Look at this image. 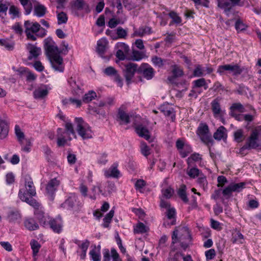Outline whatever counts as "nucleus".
<instances>
[{"instance_id": "0eeeda50", "label": "nucleus", "mask_w": 261, "mask_h": 261, "mask_svg": "<svg viewBox=\"0 0 261 261\" xmlns=\"http://www.w3.org/2000/svg\"><path fill=\"white\" fill-rule=\"evenodd\" d=\"M138 65L135 63H129L125 65L123 72L127 85L131 83L135 72H138Z\"/></svg>"}, {"instance_id": "4c0bfd02", "label": "nucleus", "mask_w": 261, "mask_h": 261, "mask_svg": "<svg viewBox=\"0 0 261 261\" xmlns=\"http://www.w3.org/2000/svg\"><path fill=\"white\" fill-rule=\"evenodd\" d=\"M57 13L58 23L59 24L66 23L68 20L67 14L64 12H58L57 11Z\"/></svg>"}, {"instance_id": "c03bdc74", "label": "nucleus", "mask_w": 261, "mask_h": 261, "mask_svg": "<svg viewBox=\"0 0 261 261\" xmlns=\"http://www.w3.org/2000/svg\"><path fill=\"white\" fill-rule=\"evenodd\" d=\"M200 170L195 167L191 168L190 169H187V174L192 178H194L198 176L199 174Z\"/></svg>"}, {"instance_id": "393cba45", "label": "nucleus", "mask_w": 261, "mask_h": 261, "mask_svg": "<svg viewBox=\"0 0 261 261\" xmlns=\"http://www.w3.org/2000/svg\"><path fill=\"white\" fill-rule=\"evenodd\" d=\"M117 116L125 124H128L130 122L129 115L124 111L123 106L119 109Z\"/></svg>"}, {"instance_id": "e433bc0d", "label": "nucleus", "mask_w": 261, "mask_h": 261, "mask_svg": "<svg viewBox=\"0 0 261 261\" xmlns=\"http://www.w3.org/2000/svg\"><path fill=\"white\" fill-rule=\"evenodd\" d=\"M202 159L199 153H194L191 155V156L187 159V164L189 166L193 165L194 162H197L201 160Z\"/></svg>"}, {"instance_id": "c756f323", "label": "nucleus", "mask_w": 261, "mask_h": 261, "mask_svg": "<svg viewBox=\"0 0 261 261\" xmlns=\"http://www.w3.org/2000/svg\"><path fill=\"white\" fill-rule=\"evenodd\" d=\"M186 186L184 185H181L177 191L178 196L185 203H188L189 199L186 194Z\"/></svg>"}, {"instance_id": "6e6552de", "label": "nucleus", "mask_w": 261, "mask_h": 261, "mask_svg": "<svg viewBox=\"0 0 261 261\" xmlns=\"http://www.w3.org/2000/svg\"><path fill=\"white\" fill-rule=\"evenodd\" d=\"M245 185L244 182L232 183L222 191V194L226 199H228L231 196L233 192H239L241 191L244 188Z\"/></svg>"}, {"instance_id": "1a4fd4ad", "label": "nucleus", "mask_w": 261, "mask_h": 261, "mask_svg": "<svg viewBox=\"0 0 261 261\" xmlns=\"http://www.w3.org/2000/svg\"><path fill=\"white\" fill-rule=\"evenodd\" d=\"M138 72L142 74L146 79L149 80L153 78L154 75V70L149 64L147 63L142 64L138 69Z\"/></svg>"}, {"instance_id": "c85d7f7f", "label": "nucleus", "mask_w": 261, "mask_h": 261, "mask_svg": "<svg viewBox=\"0 0 261 261\" xmlns=\"http://www.w3.org/2000/svg\"><path fill=\"white\" fill-rule=\"evenodd\" d=\"M18 71L21 74H25L27 75V80L29 81H34L36 76L35 75V74L29 71L27 68L21 67L18 70Z\"/></svg>"}, {"instance_id": "c9c22d12", "label": "nucleus", "mask_w": 261, "mask_h": 261, "mask_svg": "<svg viewBox=\"0 0 261 261\" xmlns=\"http://www.w3.org/2000/svg\"><path fill=\"white\" fill-rule=\"evenodd\" d=\"M23 6L27 15L29 14L32 10V5L30 0H19Z\"/></svg>"}, {"instance_id": "338daca9", "label": "nucleus", "mask_w": 261, "mask_h": 261, "mask_svg": "<svg viewBox=\"0 0 261 261\" xmlns=\"http://www.w3.org/2000/svg\"><path fill=\"white\" fill-rule=\"evenodd\" d=\"M34 214L38 220L46 217L47 215H45L43 211L41 208H37L35 210Z\"/></svg>"}, {"instance_id": "39448f33", "label": "nucleus", "mask_w": 261, "mask_h": 261, "mask_svg": "<svg viewBox=\"0 0 261 261\" xmlns=\"http://www.w3.org/2000/svg\"><path fill=\"white\" fill-rule=\"evenodd\" d=\"M243 71V70L237 64H225L219 66L217 69V73L221 75L227 73H231L233 75H238Z\"/></svg>"}, {"instance_id": "20e7f679", "label": "nucleus", "mask_w": 261, "mask_h": 261, "mask_svg": "<svg viewBox=\"0 0 261 261\" xmlns=\"http://www.w3.org/2000/svg\"><path fill=\"white\" fill-rule=\"evenodd\" d=\"M76 130L79 135L83 139L92 138V131L88 124L84 122L82 118H75Z\"/></svg>"}, {"instance_id": "ddd939ff", "label": "nucleus", "mask_w": 261, "mask_h": 261, "mask_svg": "<svg viewBox=\"0 0 261 261\" xmlns=\"http://www.w3.org/2000/svg\"><path fill=\"white\" fill-rule=\"evenodd\" d=\"M134 32L132 34L133 37H143L152 33L151 28L146 25L140 27L138 29H134Z\"/></svg>"}, {"instance_id": "9b49d317", "label": "nucleus", "mask_w": 261, "mask_h": 261, "mask_svg": "<svg viewBox=\"0 0 261 261\" xmlns=\"http://www.w3.org/2000/svg\"><path fill=\"white\" fill-rule=\"evenodd\" d=\"M18 196L22 201H25L30 205L33 206L35 210L39 208L40 204L35 199L32 197H28L23 189L19 190Z\"/></svg>"}, {"instance_id": "de8ad7c7", "label": "nucleus", "mask_w": 261, "mask_h": 261, "mask_svg": "<svg viewBox=\"0 0 261 261\" xmlns=\"http://www.w3.org/2000/svg\"><path fill=\"white\" fill-rule=\"evenodd\" d=\"M123 3L128 10H131L137 7V4L133 0H123Z\"/></svg>"}, {"instance_id": "7c9ffc66", "label": "nucleus", "mask_w": 261, "mask_h": 261, "mask_svg": "<svg viewBox=\"0 0 261 261\" xmlns=\"http://www.w3.org/2000/svg\"><path fill=\"white\" fill-rule=\"evenodd\" d=\"M46 12V8L42 5L37 4V5L34 6L35 14L38 17H40L43 16L45 14Z\"/></svg>"}, {"instance_id": "a211bd4d", "label": "nucleus", "mask_w": 261, "mask_h": 261, "mask_svg": "<svg viewBox=\"0 0 261 261\" xmlns=\"http://www.w3.org/2000/svg\"><path fill=\"white\" fill-rule=\"evenodd\" d=\"M27 49L29 50L31 57H29V59H31L32 57L34 58H37L41 53V49L40 47H37L36 45L31 43L28 44Z\"/></svg>"}, {"instance_id": "f8f14e48", "label": "nucleus", "mask_w": 261, "mask_h": 261, "mask_svg": "<svg viewBox=\"0 0 261 261\" xmlns=\"http://www.w3.org/2000/svg\"><path fill=\"white\" fill-rule=\"evenodd\" d=\"M48 225L50 228L56 233H59L62 228V220L61 217H57L55 219H50Z\"/></svg>"}, {"instance_id": "473e14b6", "label": "nucleus", "mask_w": 261, "mask_h": 261, "mask_svg": "<svg viewBox=\"0 0 261 261\" xmlns=\"http://www.w3.org/2000/svg\"><path fill=\"white\" fill-rule=\"evenodd\" d=\"M233 136L234 140L238 143L242 142L245 138L244 131L242 129H239L234 132Z\"/></svg>"}, {"instance_id": "412c9836", "label": "nucleus", "mask_w": 261, "mask_h": 261, "mask_svg": "<svg viewBox=\"0 0 261 261\" xmlns=\"http://www.w3.org/2000/svg\"><path fill=\"white\" fill-rule=\"evenodd\" d=\"M108 45V42L106 38H101L97 41L96 50L100 56L105 54Z\"/></svg>"}, {"instance_id": "864d4df0", "label": "nucleus", "mask_w": 261, "mask_h": 261, "mask_svg": "<svg viewBox=\"0 0 261 261\" xmlns=\"http://www.w3.org/2000/svg\"><path fill=\"white\" fill-rule=\"evenodd\" d=\"M117 35L119 38H125L127 35L126 30L123 29L122 28L119 27L117 29Z\"/></svg>"}, {"instance_id": "4be33fe9", "label": "nucleus", "mask_w": 261, "mask_h": 261, "mask_svg": "<svg viewBox=\"0 0 261 261\" xmlns=\"http://www.w3.org/2000/svg\"><path fill=\"white\" fill-rule=\"evenodd\" d=\"M25 190L23 189L25 191H27L28 194L31 197L34 196L36 193L35 188L34 186V184L32 179L29 178V179H25Z\"/></svg>"}, {"instance_id": "37998d69", "label": "nucleus", "mask_w": 261, "mask_h": 261, "mask_svg": "<svg viewBox=\"0 0 261 261\" xmlns=\"http://www.w3.org/2000/svg\"><path fill=\"white\" fill-rule=\"evenodd\" d=\"M182 254L179 252L174 253L173 251L170 252L169 257L167 261H179L181 258Z\"/></svg>"}, {"instance_id": "0e129e2a", "label": "nucleus", "mask_w": 261, "mask_h": 261, "mask_svg": "<svg viewBox=\"0 0 261 261\" xmlns=\"http://www.w3.org/2000/svg\"><path fill=\"white\" fill-rule=\"evenodd\" d=\"M12 29L16 33L21 35L23 32V29L19 22L15 23L12 27Z\"/></svg>"}, {"instance_id": "4d7b16f0", "label": "nucleus", "mask_w": 261, "mask_h": 261, "mask_svg": "<svg viewBox=\"0 0 261 261\" xmlns=\"http://www.w3.org/2000/svg\"><path fill=\"white\" fill-rule=\"evenodd\" d=\"M169 16L172 19L173 22L175 23H180L181 21V19L179 17L177 13L174 11L170 12L169 14Z\"/></svg>"}, {"instance_id": "bb28decb", "label": "nucleus", "mask_w": 261, "mask_h": 261, "mask_svg": "<svg viewBox=\"0 0 261 261\" xmlns=\"http://www.w3.org/2000/svg\"><path fill=\"white\" fill-rule=\"evenodd\" d=\"M48 93L46 89L38 88L35 90L33 92V95L36 99H42L45 97Z\"/></svg>"}, {"instance_id": "6e6d98bb", "label": "nucleus", "mask_w": 261, "mask_h": 261, "mask_svg": "<svg viewBox=\"0 0 261 261\" xmlns=\"http://www.w3.org/2000/svg\"><path fill=\"white\" fill-rule=\"evenodd\" d=\"M117 46L119 50H121L122 51L128 54L129 51V46L124 43H118Z\"/></svg>"}, {"instance_id": "13d9d810", "label": "nucleus", "mask_w": 261, "mask_h": 261, "mask_svg": "<svg viewBox=\"0 0 261 261\" xmlns=\"http://www.w3.org/2000/svg\"><path fill=\"white\" fill-rule=\"evenodd\" d=\"M151 61L154 65L158 67H162L164 65L163 60L162 59L157 56L153 57L151 59Z\"/></svg>"}, {"instance_id": "bf43d9fd", "label": "nucleus", "mask_w": 261, "mask_h": 261, "mask_svg": "<svg viewBox=\"0 0 261 261\" xmlns=\"http://www.w3.org/2000/svg\"><path fill=\"white\" fill-rule=\"evenodd\" d=\"M71 140V138L70 136L67 138L60 137L59 138H57V144L59 147L64 146L68 140L70 141Z\"/></svg>"}, {"instance_id": "f257e3e1", "label": "nucleus", "mask_w": 261, "mask_h": 261, "mask_svg": "<svg viewBox=\"0 0 261 261\" xmlns=\"http://www.w3.org/2000/svg\"><path fill=\"white\" fill-rule=\"evenodd\" d=\"M44 48L55 70L60 72L63 71V58L60 56V51L51 37H47L44 40Z\"/></svg>"}, {"instance_id": "680f3d73", "label": "nucleus", "mask_w": 261, "mask_h": 261, "mask_svg": "<svg viewBox=\"0 0 261 261\" xmlns=\"http://www.w3.org/2000/svg\"><path fill=\"white\" fill-rule=\"evenodd\" d=\"M218 5L219 7L225 10H229L231 8V5L229 2L223 1H218Z\"/></svg>"}, {"instance_id": "9d476101", "label": "nucleus", "mask_w": 261, "mask_h": 261, "mask_svg": "<svg viewBox=\"0 0 261 261\" xmlns=\"http://www.w3.org/2000/svg\"><path fill=\"white\" fill-rule=\"evenodd\" d=\"M60 184V180H58L57 178H54L49 180L47 184L46 191L48 195L50 197L51 200L54 199L53 195Z\"/></svg>"}, {"instance_id": "49530a36", "label": "nucleus", "mask_w": 261, "mask_h": 261, "mask_svg": "<svg viewBox=\"0 0 261 261\" xmlns=\"http://www.w3.org/2000/svg\"><path fill=\"white\" fill-rule=\"evenodd\" d=\"M0 45L4 46L9 50H12L14 48V43L5 39H0Z\"/></svg>"}, {"instance_id": "ea45409f", "label": "nucleus", "mask_w": 261, "mask_h": 261, "mask_svg": "<svg viewBox=\"0 0 261 261\" xmlns=\"http://www.w3.org/2000/svg\"><path fill=\"white\" fill-rule=\"evenodd\" d=\"M114 215V211L111 210L108 214L106 215L103 219L104 223L103 226L105 228H107L109 226V223L111 222L112 219Z\"/></svg>"}, {"instance_id": "a19ab883", "label": "nucleus", "mask_w": 261, "mask_h": 261, "mask_svg": "<svg viewBox=\"0 0 261 261\" xmlns=\"http://www.w3.org/2000/svg\"><path fill=\"white\" fill-rule=\"evenodd\" d=\"M76 202V197L73 195L70 196L67 199L65 200L64 203V206H68L69 208H72Z\"/></svg>"}, {"instance_id": "8fccbe9b", "label": "nucleus", "mask_w": 261, "mask_h": 261, "mask_svg": "<svg viewBox=\"0 0 261 261\" xmlns=\"http://www.w3.org/2000/svg\"><path fill=\"white\" fill-rule=\"evenodd\" d=\"M143 53L136 50H133L132 52V59L135 61H139L143 57Z\"/></svg>"}, {"instance_id": "5701e85b", "label": "nucleus", "mask_w": 261, "mask_h": 261, "mask_svg": "<svg viewBox=\"0 0 261 261\" xmlns=\"http://www.w3.org/2000/svg\"><path fill=\"white\" fill-rule=\"evenodd\" d=\"M172 67L173 75L168 77V80L170 82H173L175 78L181 76L184 74L182 69L179 66L175 65Z\"/></svg>"}, {"instance_id": "f704fd0d", "label": "nucleus", "mask_w": 261, "mask_h": 261, "mask_svg": "<svg viewBox=\"0 0 261 261\" xmlns=\"http://www.w3.org/2000/svg\"><path fill=\"white\" fill-rule=\"evenodd\" d=\"M21 218V215L17 211H11L8 215V219L10 222H14Z\"/></svg>"}, {"instance_id": "b1692460", "label": "nucleus", "mask_w": 261, "mask_h": 261, "mask_svg": "<svg viewBox=\"0 0 261 261\" xmlns=\"http://www.w3.org/2000/svg\"><path fill=\"white\" fill-rule=\"evenodd\" d=\"M8 123L6 120L0 119V138H5L8 135Z\"/></svg>"}, {"instance_id": "09e8293b", "label": "nucleus", "mask_w": 261, "mask_h": 261, "mask_svg": "<svg viewBox=\"0 0 261 261\" xmlns=\"http://www.w3.org/2000/svg\"><path fill=\"white\" fill-rule=\"evenodd\" d=\"M146 231L145 225L141 222L139 223L134 228V232L135 233H144Z\"/></svg>"}, {"instance_id": "2eb2a0df", "label": "nucleus", "mask_w": 261, "mask_h": 261, "mask_svg": "<svg viewBox=\"0 0 261 261\" xmlns=\"http://www.w3.org/2000/svg\"><path fill=\"white\" fill-rule=\"evenodd\" d=\"M136 131L137 134L141 137L144 138L146 140L150 138V133L146 126L142 124L138 125L136 127Z\"/></svg>"}, {"instance_id": "aec40b11", "label": "nucleus", "mask_w": 261, "mask_h": 261, "mask_svg": "<svg viewBox=\"0 0 261 261\" xmlns=\"http://www.w3.org/2000/svg\"><path fill=\"white\" fill-rule=\"evenodd\" d=\"M161 111L166 116L170 117L172 121L175 120V115L173 114V108L171 107L169 105H164L160 107Z\"/></svg>"}, {"instance_id": "69168bd1", "label": "nucleus", "mask_w": 261, "mask_h": 261, "mask_svg": "<svg viewBox=\"0 0 261 261\" xmlns=\"http://www.w3.org/2000/svg\"><path fill=\"white\" fill-rule=\"evenodd\" d=\"M104 73L109 76L114 75L117 73V70L113 67L110 66L106 68L104 70Z\"/></svg>"}, {"instance_id": "052dcab7", "label": "nucleus", "mask_w": 261, "mask_h": 261, "mask_svg": "<svg viewBox=\"0 0 261 261\" xmlns=\"http://www.w3.org/2000/svg\"><path fill=\"white\" fill-rule=\"evenodd\" d=\"M65 132L69 133V135L72 134L75 138H76V135L73 127V125L70 122H66L65 124Z\"/></svg>"}, {"instance_id": "72a5a7b5", "label": "nucleus", "mask_w": 261, "mask_h": 261, "mask_svg": "<svg viewBox=\"0 0 261 261\" xmlns=\"http://www.w3.org/2000/svg\"><path fill=\"white\" fill-rule=\"evenodd\" d=\"M96 93L94 91H89L88 93L84 95L83 97V101L88 103L96 97Z\"/></svg>"}, {"instance_id": "f3484780", "label": "nucleus", "mask_w": 261, "mask_h": 261, "mask_svg": "<svg viewBox=\"0 0 261 261\" xmlns=\"http://www.w3.org/2000/svg\"><path fill=\"white\" fill-rule=\"evenodd\" d=\"M175 210L174 208H169L166 212V216L167 217V219L171 220V222H165L163 223V225L165 227L170 226L171 225H173L175 224Z\"/></svg>"}, {"instance_id": "603ef678", "label": "nucleus", "mask_w": 261, "mask_h": 261, "mask_svg": "<svg viewBox=\"0 0 261 261\" xmlns=\"http://www.w3.org/2000/svg\"><path fill=\"white\" fill-rule=\"evenodd\" d=\"M31 142L29 139L23 140V144L21 145V150L24 152H29L30 151V147Z\"/></svg>"}, {"instance_id": "79ce46f5", "label": "nucleus", "mask_w": 261, "mask_h": 261, "mask_svg": "<svg viewBox=\"0 0 261 261\" xmlns=\"http://www.w3.org/2000/svg\"><path fill=\"white\" fill-rule=\"evenodd\" d=\"M89 254L93 261H100V253L98 250H96V247L90 251Z\"/></svg>"}, {"instance_id": "423d86ee", "label": "nucleus", "mask_w": 261, "mask_h": 261, "mask_svg": "<svg viewBox=\"0 0 261 261\" xmlns=\"http://www.w3.org/2000/svg\"><path fill=\"white\" fill-rule=\"evenodd\" d=\"M259 133V131L258 129H253L246 140L245 144L249 149H256L261 147L258 140Z\"/></svg>"}, {"instance_id": "dca6fc26", "label": "nucleus", "mask_w": 261, "mask_h": 261, "mask_svg": "<svg viewBox=\"0 0 261 261\" xmlns=\"http://www.w3.org/2000/svg\"><path fill=\"white\" fill-rule=\"evenodd\" d=\"M220 97H217L214 99L211 102V109L215 117H217L221 113V109L220 106Z\"/></svg>"}, {"instance_id": "5fc2aeb1", "label": "nucleus", "mask_w": 261, "mask_h": 261, "mask_svg": "<svg viewBox=\"0 0 261 261\" xmlns=\"http://www.w3.org/2000/svg\"><path fill=\"white\" fill-rule=\"evenodd\" d=\"M244 237L239 232H237L232 238V243H235L238 242L240 244L243 243Z\"/></svg>"}, {"instance_id": "6ab92c4d", "label": "nucleus", "mask_w": 261, "mask_h": 261, "mask_svg": "<svg viewBox=\"0 0 261 261\" xmlns=\"http://www.w3.org/2000/svg\"><path fill=\"white\" fill-rule=\"evenodd\" d=\"M213 137L218 141L226 139L227 138L226 129L223 126H220L214 134Z\"/></svg>"}, {"instance_id": "a878e982", "label": "nucleus", "mask_w": 261, "mask_h": 261, "mask_svg": "<svg viewBox=\"0 0 261 261\" xmlns=\"http://www.w3.org/2000/svg\"><path fill=\"white\" fill-rule=\"evenodd\" d=\"M86 6V4L83 0H76L72 5V12L75 15H77L76 11L84 9Z\"/></svg>"}, {"instance_id": "3c124183", "label": "nucleus", "mask_w": 261, "mask_h": 261, "mask_svg": "<svg viewBox=\"0 0 261 261\" xmlns=\"http://www.w3.org/2000/svg\"><path fill=\"white\" fill-rule=\"evenodd\" d=\"M141 153L146 157L150 154V148L145 142L141 143Z\"/></svg>"}, {"instance_id": "7ed1b4c3", "label": "nucleus", "mask_w": 261, "mask_h": 261, "mask_svg": "<svg viewBox=\"0 0 261 261\" xmlns=\"http://www.w3.org/2000/svg\"><path fill=\"white\" fill-rule=\"evenodd\" d=\"M196 134L201 140L206 145H213L214 140L210 132L208 125L205 123H201L197 128Z\"/></svg>"}, {"instance_id": "f03ea898", "label": "nucleus", "mask_w": 261, "mask_h": 261, "mask_svg": "<svg viewBox=\"0 0 261 261\" xmlns=\"http://www.w3.org/2000/svg\"><path fill=\"white\" fill-rule=\"evenodd\" d=\"M24 27L27 39L31 41H36L37 37L43 38L47 34V31L41 27V25L37 22H33L30 20L25 21Z\"/></svg>"}, {"instance_id": "774afa93", "label": "nucleus", "mask_w": 261, "mask_h": 261, "mask_svg": "<svg viewBox=\"0 0 261 261\" xmlns=\"http://www.w3.org/2000/svg\"><path fill=\"white\" fill-rule=\"evenodd\" d=\"M206 258L207 260L213 259L216 255V252L214 249H211L205 252Z\"/></svg>"}, {"instance_id": "58836bf2", "label": "nucleus", "mask_w": 261, "mask_h": 261, "mask_svg": "<svg viewBox=\"0 0 261 261\" xmlns=\"http://www.w3.org/2000/svg\"><path fill=\"white\" fill-rule=\"evenodd\" d=\"M30 245L33 250V256H36L41 247L40 244L35 240H32L30 242Z\"/></svg>"}, {"instance_id": "a18cd8bd", "label": "nucleus", "mask_w": 261, "mask_h": 261, "mask_svg": "<svg viewBox=\"0 0 261 261\" xmlns=\"http://www.w3.org/2000/svg\"><path fill=\"white\" fill-rule=\"evenodd\" d=\"M247 27V25L243 23L241 20L238 19L236 21L235 28L238 32L245 30Z\"/></svg>"}, {"instance_id": "e2e57ef3", "label": "nucleus", "mask_w": 261, "mask_h": 261, "mask_svg": "<svg viewBox=\"0 0 261 261\" xmlns=\"http://www.w3.org/2000/svg\"><path fill=\"white\" fill-rule=\"evenodd\" d=\"M203 75V71L200 65H197L193 71V75L196 77H200Z\"/></svg>"}, {"instance_id": "4468645a", "label": "nucleus", "mask_w": 261, "mask_h": 261, "mask_svg": "<svg viewBox=\"0 0 261 261\" xmlns=\"http://www.w3.org/2000/svg\"><path fill=\"white\" fill-rule=\"evenodd\" d=\"M118 164H113L110 168L105 171V176L107 177L118 178L120 174V172L117 169Z\"/></svg>"}, {"instance_id": "cd10ccee", "label": "nucleus", "mask_w": 261, "mask_h": 261, "mask_svg": "<svg viewBox=\"0 0 261 261\" xmlns=\"http://www.w3.org/2000/svg\"><path fill=\"white\" fill-rule=\"evenodd\" d=\"M24 224L26 228L29 230H34L39 227L38 224L32 218L26 219L24 222Z\"/></svg>"}, {"instance_id": "2f4dec72", "label": "nucleus", "mask_w": 261, "mask_h": 261, "mask_svg": "<svg viewBox=\"0 0 261 261\" xmlns=\"http://www.w3.org/2000/svg\"><path fill=\"white\" fill-rule=\"evenodd\" d=\"M15 133L16 136L17 138L18 141L21 145H22L23 144V140H24V134L21 130L20 127L16 125L15 127Z\"/></svg>"}]
</instances>
